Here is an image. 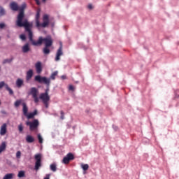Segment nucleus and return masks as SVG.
Wrapping results in <instances>:
<instances>
[{
  "mask_svg": "<svg viewBox=\"0 0 179 179\" xmlns=\"http://www.w3.org/2000/svg\"><path fill=\"white\" fill-rule=\"evenodd\" d=\"M29 41L32 43V45H41L43 43L45 45V47L43 49V52L45 55H50V52H51V50H50V47L52 45V38L50 36H48L45 38H43L42 36H40L38 38V41H35L33 40V34L29 37Z\"/></svg>",
  "mask_w": 179,
  "mask_h": 179,
  "instance_id": "nucleus-1",
  "label": "nucleus"
},
{
  "mask_svg": "<svg viewBox=\"0 0 179 179\" xmlns=\"http://www.w3.org/2000/svg\"><path fill=\"white\" fill-rule=\"evenodd\" d=\"M16 26H17L18 27H24L25 31L28 33L29 38L33 34V31H31V27H33V22H29L27 18L24 17V13H18L17 16Z\"/></svg>",
  "mask_w": 179,
  "mask_h": 179,
  "instance_id": "nucleus-2",
  "label": "nucleus"
},
{
  "mask_svg": "<svg viewBox=\"0 0 179 179\" xmlns=\"http://www.w3.org/2000/svg\"><path fill=\"white\" fill-rule=\"evenodd\" d=\"M34 80L35 82H38V83H44V85H46L47 88L43 94H48V92H50V85H51V78L41 77V76H36Z\"/></svg>",
  "mask_w": 179,
  "mask_h": 179,
  "instance_id": "nucleus-3",
  "label": "nucleus"
},
{
  "mask_svg": "<svg viewBox=\"0 0 179 179\" xmlns=\"http://www.w3.org/2000/svg\"><path fill=\"white\" fill-rule=\"evenodd\" d=\"M26 125L29 127V131L31 132H38V127H40V122H38V120L35 119L32 122L27 121Z\"/></svg>",
  "mask_w": 179,
  "mask_h": 179,
  "instance_id": "nucleus-4",
  "label": "nucleus"
},
{
  "mask_svg": "<svg viewBox=\"0 0 179 179\" xmlns=\"http://www.w3.org/2000/svg\"><path fill=\"white\" fill-rule=\"evenodd\" d=\"M50 24V16L48 15L45 14L43 17V23H40L39 21V26H36L38 29L42 27L43 29L47 27Z\"/></svg>",
  "mask_w": 179,
  "mask_h": 179,
  "instance_id": "nucleus-5",
  "label": "nucleus"
},
{
  "mask_svg": "<svg viewBox=\"0 0 179 179\" xmlns=\"http://www.w3.org/2000/svg\"><path fill=\"white\" fill-rule=\"evenodd\" d=\"M30 94H31L34 103H38L40 101V99H38V90L36 87H31L30 90Z\"/></svg>",
  "mask_w": 179,
  "mask_h": 179,
  "instance_id": "nucleus-6",
  "label": "nucleus"
},
{
  "mask_svg": "<svg viewBox=\"0 0 179 179\" xmlns=\"http://www.w3.org/2000/svg\"><path fill=\"white\" fill-rule=\"evenodd\" d=\"M35 170L37 171L41 167V154L35 155Z\"/></svg>",
  "mask_w": 179,
  "mask_h": 179,
  "instance_id": "nucleus-7",
  "label": "nucleus"
},
{
  "mask_svg": "<svg viewBox=\"0 0 179 179\" xmlns=\"http://www.w3.org/2000/svg\"><path fill=\"white\" fill-rule=\"evenodd\" d=\"M75 157H73V154L69 153L66 157L63 158L62 163L64 164H68L71 160H73Z\"/></svg>",
  "mask_w": 179,
  "mask_h": 179,
  "instance_id": "nucleus-8",
  "label": "nucleus"
},
{
  "mask_svg": "<svg viewBox=\"0 0 179 179\" xmlns=\"http://www.w3.org/2000/svg\"><path fill=\"white\" fill-rule=\"evenodd\" d=\"M62 55H64V52L62 51V43L60 42V46L56 53L55 61L57 62L59 61V59H61L60 57Z\"/></svg>",
  "mask_w": 179,
  "mask_h": 179,
  "instance_id": "nucleus-9",
  "label": "nucleus"
},
{
  "mask_svg": "<svg viewBox=\"0 0 179 179\" xmlns=\"http://www.w3.org/2000/svg\"><path fill=\"white\" fill-rule=\"evenodd\" d=\"M7 132H8V124L6 123H3L0 127L1 136H5Z\"/></svg>",
  "mask_w": 179,
  "mask_h": 179,
  "instance_id": "nucleus-10",
  "label": "nucleus"
},
{
  "mask_svg": "<svg viewBox=\"0 0 179 179\" xmlns=\"http://www.w3.org/2000/svg\"><path fill=\"white\" fill-rule=\"evenodd\" d=\"M36 73L40 74L43 72V66H41V62H37L35 64Z\"/></svg>",
  "mask_w": 179,
  "mask_h": 179,
  "instance_id": "nucleus-11",
  "label": "nucleus"
},
{
  "mask_svg": "<svg viewBox=\"0 0 179 179\" xmlns=\"http://www.w3.org/2000/svg\"><path fill=\"white\" fill-rule=\"evenodd\" d=\"M39 99L42 100L43 103H45V101H48L50 100V95L42 93L40 94Z\"/></svg>",
  "mask_w": 179,
  "mask_h": 179,
  "instance_id": "nucleus-12",
  "label": "nucleus"
},
{
  "mask_svg": "<svg viewBox=\"0 0 179 179\" xmlns=\"http://www.w3.org/2000/svg\"><path fill=\"white\" fill-rule=\"evenodd\" d=\"M22 52H24V54H27V52H29V51H30V45L29 43H26L24 44L22 48Z\"/></svg>",
  "mask_w": 179,
  "mask_h": 179,
  "instance_id": "nucleus-13",
  "label": "nucleus"
},
{
  "mask_svg": "<svg viewBox=\"0 0 179 179\" xmlns=\"http://www.w3.org/2000/svg\"><path fill=\"white\" fill-rule=\"evenodd\" d=\"M10 9H12V10H15V11L19 10V6H17L16 2L10 3Z\"/></svg>",
  "mask_w": 179,
  "mask_h": 179,
  "instance_id": "nucleus-14",
  "label": "nucleus"
},
{
  "mask_svg": "<svg viewBox=\"0 0 179 179\" xmlns=\"http://www.w3.org/2000/svg\"><path fill=\"white\" fill-rule=\"evenodd\" d=\"M29 112V108H27V105H26V103H22V113L24 115H27V113Z\"/></svg>",
  "mask_w": 179,
  "mask_h": 179,
  "instance_id": "nucleus-15",
  "label": "nucleus"
},
{
  "mask_svg": "<svg viewBox=\"0 0 179 179\" xmlns=\"http://www.w3.org/2000/svg\"><path fill=\"white\" fill-rule=\"evenodd\" d=\"M27 5L26 3H23L20 7H18L19 13H24V9H26Z\"/></svg>",
  "mask_w": 179,
  "mask_h": 179,
  "instance_id": "nucleus-16",
  "label": "nucleus"
},
{
  "mask_svg": "<svg viewBox=\"0 0 179 179\" xmlns=\"http://www.w3.org/2000/svg\"><path fill=\"white\" fill-rule=\"evenodd\" d=\"M31 78H33V70L30 69L27 72L26 80L29 81Z\"/></svg>",
  "mask_w": 179,
  "mask_h": 179,
  "instance_id": "nucleus-17",
  "label": "nucleus"
},
{
  "mask_svg": "<svg viewBox=\"0 0 179 179\" xmlns=\"http://www.w3.org/2000/svg\"><path fill=\"white\" fill-rule=\"evenodd\" d=\"M35 139H34V137H33V136H30V135L27 136L26 141L27 142V143H33Z\"/></svg>",
  "mask_w": 179,
  "mask_h": 179,
  "instance_id": "nucleus-18",
  "label": "nucleus"
},
{
  "mask_svg": "<svg viewBox=\"0 0 179 179\" xmlns=\"http://www.w3.org/2000/svg\"><path fill=\"white\" fill-rule=\"evenodd\" d=\"M36 26H40V11H37L36 15Z\"/></svg>",
  "mask_w": 179,
  "mask_h": 179,
  "instance_id": "nucleus-19",
  "label": "nucleus"
},
{
  "mask_svg": "<svg viewBox=\"0 0 179 179\" xmlns=\"http://www.w3.org/2000/svg\"><path fill=\"white\" fill-rule=\"evenodd\" d=\"M17 87H22L23 86V80L18 78L16 81Z\"/></svg>",
  "mask_w": 179,
  "mask_h": 179,
  "instance_id": "nucleus-20",
  "label": "nucleus"
},
{
  "mask_svg": "<svg viewBox=\"0 0 179 179\" xmlns=\"http://www.w3.org/2000/svg\"><path fill=\"white\" fill-rule=\"evenodd\" d=\"M5 149H6V142L3 141L0 146V153H2Z\"/></svg>",
  "mask_w": 179,
  "mask_h": 179,
  "instance_id": "nucleus-21",
  "label": "nucleus"
},
{
  "mask_svg": "<svg viewBox=\"0 0 179 179\" xmlns=\"http://www.w3.org/2000/svg\"><path fill=\"white\" fill-rule=\"evenodd\" d=\"M14 176L13 173H8L3 176V179H13Z\"/></svg>",
  "mask_w": 179,
  "mask_h": 179,
  "instance_id": "nucleus-22",
  "label": "nucleus"
},
{
  "mask_svg": "<svg viewBox=\"0 0 179 179\" xmlns=\"http://www.w3.org/2000/svg\"><path fill=\"white\" fill-rule=\"evenodd\" d=\"M57 75H58V71H55L53 72L50 78L49 79H52V80H55V77L57 76Z\"/></svg>",
  "mask_w": 179,
  "mask_h": 179,
  "instance_id": "nucleus-23",
  "label": "nucleus"
},
{
  "mask_svg": "<svg viewBox=\"0 0 179 179\" xmlns=\"http://www.w3.org/2000/svg\"><path fill=\"white\" fill-rule=\"evenodd\" d=\"M81 169H83V170L84 171H86L89 170V164H81Z\"/></svg>",
  "mask_w": 179,
  "mask_h": 179,
  "instance_id": "nucleus-24",
  "label": "nucleus"
},
{
  "mask_svg": "<svg viewBox=\"0 0 179 179\" xmlns=\"http://www.w3.org/2000/svg\"><path fill=\"white\" fill-rule=\"evenodd\" d=\"M4 87H6V90H8V92H9V94H13V90L10 89V87H9V85H8V84H6Z\"/></svg>",
  "mask_w": 179,
  "mask_h": 179,
  "instance_id": "nucleus-25",
  "label": "nucleus"
},
{
  "mask_svg": "<svg viewBox=\"0 0 179 179\" xmlns=\"http://www.w3.org/2000/svg\"><path fill=\"white\" fill-rule=\"evenodd\" d=\"M12 61H13V57L10 58V59H6L3 61V64H10L12 62Z\"/></svg>",
  "mask_w": 179,
  "mask_h": 179,
  "instance_id": "nucleus-26",
  "label": "nucleus"
},
{
  "mask_svg": "<svg viewBox=\"0 0 179 179\" xmlns=\"http://www.w3.org/2000/svg\"><path fill=\"white\" fill-rule=\"evenodd\" d=\"M50 170L53 172L57 171V164H50Z\"/></svg>",
  "mask_w": 179,
  "mask_h": 179,
  "instance_id": "nucleus-27",
  "label": "nucleus"
},
{
  "mask_svg": "<svg viewBox=\"0 0 179 179\" xmlns=\"http://www.w3.org/2000/svg\"><path fill=\"white\" fill-rule=\"evenodd\" d=\"M22 99L15 101V102L14 103L15 107H19V106H20V104H22Z\"/></svg>",
  "mask_w": 179,
  "mask_h": 179,
  "instance_id": "nucleus-28",
  "label": "nucleus"
},
{
  "mask_svg": "<svg viewBox=\"0 0 179 179\" xmlns=\"http://www.w3.org/2000/svg\"><path fill=\"white\" fill-rule=\"evenodd\" d=\"M28 120H31V118H34V115L31 113H27V115H25Z\"/></svg>",
  "mask_w": 179,
  "mask_h": 179,
  "instance_id": "nucleus-29",
  "label": "nucleus"
},
{
  "mask_svg": "<svg viewBox=\"0 0 179 179\" xmlns=\"http://www.w3.org/2000/svg\"><path fill=\"white\" fill-rule=\"evenodd\" d=\"M37 136H38V140L39 143H43V136H41V134H38Z\"/></svg>",
  "mask_w": 179,
  "mask_h": 179,
  "instance_id": "nucleus-30",
  "label": "nucleus"
},
{
  "mask_svg": "<svg viewBox=\"0 0 179 179\" xmlns=\"http://www.w3.org/2000/svg\"><path fill=\"white\" fill-rule=\"evenodd\" d=\"M24 176V171H21L18 173L17 177H19V178H22Z\"/></svg>",
  "mask_w": 179,
  "mask_h": 179,
  "instance_id": "nucleus-31",
  "label": "nucleus"
},
{
  "mask_svg": "<svg viewBox=\"0 0 179 179\" xmlns=\"http://www.w3.org/2000/svg\"><path fill=\"white\" fill-rule=\"evenodd\" d=\"M5 15V9L0 6V16Z\"/></svg>",
  "mask_w": 179,
  "mask_h": 179,
  "instance_id": "nucleus-32",
  "label": "nucleus"
},
{
  "mask_svg": "<svg viewBox=\"0 0 179 179\" xmlns=\"http://www.w3.org/2000/svg\"><path fill=\"white\" fill-rule=\"evenodd\" d=\"M18 131H19V132H20V133L23 132V124H20L18 125Z\"/></svg>",
  "mask_w": 179,
  "mask_h": 179,
  "instance_id": "nucleus-33",
  "label": "nucleus"
},
{
  "mask_svg": "<svg viewBox=\"0 0 179 179\" xmlns=\"http://www.w3.org/2000/svg\"><path fill=\"white\" fill-rule=\"evenodd\" d=\"M20 156H22V152L20 151H17L16 152V157H17V159H20Z\"/></svg>",
  "mask_w": 179,
  "mask_h": 179,
  "instance_id": "nucleus-34",
  "label": "nucleus"
},
{
  "mask_svg": "<svg viewBox=\"0 0 179 179\" xmlns=\"http://www.w3.org/2000/svg\"><path fill=\"white\" fill-rule=\"evenodd\" d=\"M20 38L21 40H22V41H24V40H26V35H24V34H21V35L20 36Z\"/></svg>",
  "mask_w": 179,
  "mask_h": 179,
  "instance_id": "nucleus-35",
  "label": "nucleus"
},
{
  "mask_svg": "<svg viewBox=\"0 0 179 179\" xmlns=\"http://www.w3.org/2000/svg\"><path fill=\"white\" fill-rule=\"evenodd\" d=\"M69 90H71V92H73L75 90V87H73V85H70L69 87Z\"/></svg>",
  "mask_w": 179,
  "mask_h": 179,
  "instance_id": "nucleus-36",
  "label": "nucleus"
},
{
  "mask_svg": "<svg viewBox=\"0 0 179 179\" xmlns=\"http://www.w3.org/2000/svg\"><path fill=\"white\" fill-rule=\"evenodd\" d=\"M6 85V84L5 83V82H3V81L0 82V89H2V87L3 86H5Z\"/></svg>",
  "mask_w": 179,
  "mask_h": 179,
  "instance_id": "nucleus-37",
  "label": "nucleus"
},
{
  "mask_svg": "<svg viewBox=\"0 0 179 179\" xmlns=\"http://www.w3.org/2000/svg\"><path fill=\"white\" fill-rule=\"evenodd\" d=\"M93 5L92 4H88L87 5V8L90 10H93Z\"/></svg>",
  "mask_w": 179,
  "mask_h": 179,
  "instance_id": "nucleus-38",
  "label": "nucleus"
},
{
  "mask_svg": "<svg viewBox=\"0 0 179 179\" xmlns=\"http://www.w3.org/2000/svg\"><path fill=\"white\" fill-rule=\"evenodd\" d=\"M6 26L5 23H0V29H4Z\"/></svg>",
  "mask_w": 179,
  "mask_h": 179,
  "instance_id": "nucleus-39",
  "label": "nucleus"
},
{
  "mask_svg": "<svg viewBox=\"0 0 179 179\" xmlns=\"http://www.w3.org/2000/svg\"><path fill=\"white\" fill-rule=\"evenodd\" d=\"M43 104H45L46 108H48V101L43 102Z\"/></svg>",
  "mask_w": 179,
  "mask_h": 179,
  "instance_id": "nucleus-40",
  "label": "nucleus"
},
{
  "mask_svg": "<svg viewBox=\"0 0 179 179\" xmlns=\"http://www.w3.org/2000/svg\"><path fill=\"white\" fill-rule=\"evenodd\" d=\"M61 120H64V111H61Z\"/></svg>",
  "mask_w": 179,
  "mask_h": 179,
  "instance_id": "nucleus-41",
  "label": "nucleus"
},
{
  "mask_svg": "<svg viewBox=\"0 0 179 179\" xmlns=\"http://www.w3.org/2000/svg\"><path fill=\"white\" fill-rule=\"evenodd\" d=\"M1 114H3L4 115H8V113L6 110H1Z\"/></svg>",
  "mask_w": 179,
  "mask_h": 179,
  "instance_id": "nucleus-42",
  "label": "nucleus"
},
{
  "mask_svg": "<svg viewBox=\"0 0 179 179\" xmlns=\"http://www.w3.org/2000/svg\"><path fill=\"white\" fill-rule=\"evenodd\" d=\"M61 79H62L63 80L66 79V76H62Z\"/></svg>",
  "mask_w": 179,
  "mask_h": 179,
  "instance_id": "nucleus-43",
  "label": "nucleus"
},
{
  "mask_svg": "<svg viewBox=\"0 0 179 179\" xmlns=\"http://www.w3.org/2000/svg\"><path fill=\"white\" fill-rule=\"evenodd\" d=\"M43 179H50V174H47Z\"/></svg>",
  "mask_w": 179,
  "mask_h": 179,
  "instance_id": "nucleus-44",
  "label": "nucleus"
},
{
  "mask_svg": "<svg viewBox=\"0 0 179 179\" xmlns=\"http://www.w3.org/2000/svg\"><path fill=\"white\" fill-rule=\"evenodd\" d=\"M32 113L34 114V116L37 115V110H35Z\"/></svg>",
  "mask_w": 179,
  "mask_h": 179,
  "instance_id": "nucleus-45",
  "label": "nucleus"
},
{
  "mask_svg": "<svg viewBox=\"0 0 179 179\" xmlns=\"http://www.w3.org/2000/svg\"><path fill=\"white\" fill-rule=\"evenodd\" d=\"M35 1L36 2L37 5H40V1L39 0H35Z\"/></svg>",
  "mask_w": 179,
  "mask_h": 179,
  "instance_id": "nucleus-46",
  "label": "nucleus"
},
{
  "mask_svg": "<svg viewBox=\"0 0 179 179\" xmlns=\"http://www.w3.org/2000/svg\"><path fill=\"white\" fill-rule=\"evenodd\" d=\"M115 129H118V127H115Z\"/></svg>",
  "mask_w": 179,
  "mask_h": 179,
  "instance_id": "nucleus-47",
  "label": "nucleus"
},
{
  "mask_svg": "<svg viewBox=\"0 0 179 179\" xmlns=\"http://www.w3.org/2000/svg\"><path fill=\"white\" fill-rule=\"evenodd\" d=\"M47 0H43V2H45Z\"/></svg>",
  "mask_w": 179,
  "mask_h": 179,
  "instance_id": "nucleus-48",
  "label": "nucleus"
},
{
  "mask_svg": "<svg viewBox=\"0 0 179 179\" xmlns=\"http://www.w3.org/2000/svg\"><path fill=\"white\" fill-rule=\"evenodd\" d=\"M0 105H1V101H0Z\"/></svg>",
  "mask_w": 179,
  "mask_h": 179,
  "instance_id": "nucleus-49",
  "label": "nucleus"
}]
</instances>
